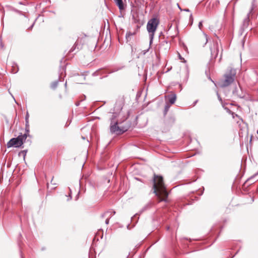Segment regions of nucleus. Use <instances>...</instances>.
I'll list each match as a JSON object with an SVG mask.
<instances>
[{
  "instance_id": "2",
  "label": "nucleus",
  "mask_w": 258,
  "mask_h": 258,
  "mask_svg": "<svg viewBox=\"0 0 258 258\" xmlns=\"http://www.w3.org/2000/svg\"><path fill=\"white\" fill-rule=\"evenodd\" d=\"M115 117H113L111 119L110 126V131L112 133H116L117 134H122L128 129V125L125 124V121L122 123H118L117 121L114 120Z\"/></svg>"
},
{
  "instance_id": "9",
  "label": "nucleus",
  "mask_w": 258,
  "mask_h": 258,
  "mask_svg": "<svg viewBox=\"0 0 258 258\" xmlns=\"http://www.w3.org/2000/svg\"><path fill=\"white\" fill-rule=\"evenodd\" d=\"M119 10H123L124 8L122 0H114Z\"/></svg>"
},
{
  "instance_id": "12",
  "label": "nucleus",
  "mask_w": 258,
  "mask_h": 258,
  "mask_svg": "<svg viewBox=\"0 0 258 258\" xmlns=\"http://www.w3.org/2000/svg\"><path fill=\"white\" fill-rule=\"evenodd\" d=\"M58 85V81H56L53 82L51 85V87L52 89H55Z\"/></svg>"
},
{
  "instance_id": "19",
  "label": "nucleus",
  "mask_w": 258,
  "mask_h": 258,
  "mask_svg": "<svg viewBox=\"0 0 258 258\" xmlns=\"http://www.w3.org/2000/svg\"><path fill=\"white\" fill-rule=\"evenodd\" d=\"M178 55H179V58H180V59H182L183 58H182V57L181 56V55H180V54H178Z\"/></svg>"
},
{
  "instance_id": "13",
  "label": "nucleus",
  "mask_w": 258,
  "mask_h": 258,
  "mask_svg": "<svg viewBox=\"0 0 258 258\" xmlns=\"http://www.w3.org/2000/svg\"><path fill=\"white\" fill-rule=\"evenodd\" d=\"M170 106L169 105H166L165 106V109H164V114H166L167 112L168 111L169 109Z\"/></svg>"
},
{
  "instance_id": "10",
  "label": "nucleus",
  "mask_w": 258,
  "mask_h": 258,
  "mask_svg": "<svg viewBox=\"0 0 258 258\" xmlns=\"http://www.w3.org/2000/svg\"><path fill=\"white\" fill-rule=\"evenodd\" d=\"M219 50L217 47V45H215V48L211 49V54L215 57H216L218 54Z\"/></svg>"
},
{
  "instance_id": "6",
  "label": "nucleus",
  "mask_w": 258,
  "mask_h": 258,
  "mask_svg": "<svg viewBox=\"0 0 258 258\" xmlns=\"http://www.w3.org/2000/svg\"><path fill=\"white\" fill-rule=\"evenodd\" d=\"M123 104V101L122 100H118L116 101L114 107V111L115 112L112 114L113 117H116V114L118 112L119 113L122 110Z\"/></svg>"
},
{
  "instance_id": "11",
  "label": "nucleus",
  "mask_w": 258,
  "mask_h": 258,
  "mask_svg": "<svg viewBox=\"0 0 258 258\" xmlns=\"http://www.w3.org/2000/svg\"><path fill=\"white\" fill-rule=\"evenodd\" d=\"M203 39H204V42L202 44L203 46H204L208 42V36L205 33H203Z\"/></svg>"
},
{
  "instance_id": "22",
  "label": "nucleus",
  "mask_w": 258,
  "mask_h": 258,
  "mask_svg": "<svg viewBox=\"0 0 258 258\" xmlns=\"http://www.w3.org/2000/svg\"><path fill=\"white\" fill-rule=\"evenodd\" d=\"M185 11H187V12H188V11H189V10H188V9H187V10H185Z\"/></svg>"
},
{
  "instance_id": "15",
  "label": "nucleus",
  "mask_w": 258,
  "mask_h": 258,
  "mask_svg": "<svg viewBox=\"0 0 258 258\" xmlns=\"http://www.w3.org/2000/svg\"><path fill=\"white\" fill-rule=\"evenodd\" d=\"M28 118H29V114L27 113L26 115V117H25V120H26V124H27L28 123Z\"/></svg>"
},
{
  "instance_id": "1",
  "label": "nucleus",
  "mask_w": 258,
  "mask_h": 258,
  "mask_svg": "<svg viewBox=\"0 0 258 258\" xmlns=\"http://www.w3.org/2000/svg\"><path fill=\"white\" fill-rule=\"evenodd\" d=\"M154 192L159 198V201H167L168 193L166 190L162 176H155L154 179Z\"/></svg>"
},
{
  "instance_id": "5",
  "label": "nucleus",
  "mask_w": 258,
  "mask_h": 258,
  "mask_svg": "<svg viewBox=\"0 0 258 258\" xmlns=\"http://www.w3.org/2000/svg\"><path fill=\"white\" fill-rule=\"evenodd\" d=\"M27 138V134L19 135L17 138L11 139L7 144L8 148L15 147L16 148L20 147L23 144L24 142Z\"/></svg>"
},
{
  "instance_id": "4",
  "label": "nucleus",
  "mask_w": 258,
  "mask_h": 258,
  "mask_svg": "<svg viewBox=\"0 0 258 258\" xmlns=\"http://www.w3.org/2000/svg\"><path fill=\"white\" fill-rule=\"evenodd\" d=\"M159 24V20L156 18H153L149 20L147 24V30L149 33L150 37V43L152 42L155 33L157 30V27Z\"/></svg>"
},
{
  "instance_id": "20",
  "label": "nucleus",
  "mask_w": 258,
  "mask_h": 258,
  "mask_svg": "<svg viewBox=\"0 0 258 258\" xmlns=\"http://www.w3.org/2000/svg\"><path fill=\"white\" fill-rule=\"evenodd\" d=\"M1 47H2V48L4 47V45H3V44H2V43H1Z\"/></svg>"
},
{
  "instance_id": "8",
  "label": "nucleus",
  "mask_w": 258,
  "mask_h": 258,
  "mask_svg": "<svg viewBox=\"0 0 258 258\" xmlns=\"http://www.w3.org/2000/svg\"><path fill=\"white\" fill-rule=\"evenodd\" d=\"M167 97L168 98L169 102L171 104H174L176 100V95L174 93L168 95Z\"/></svg>"
},
{
  "instance_id": "14",
  "label": "nucleus",
  "mask_w": 258,
  "mask_h": 258,
  "mask_svg": "<svg viewBox=\"0 0 258 258\" xmlns=\"http://www.w3.org/2000/svg\"><path fill=\"white\" fill-rule=\"evenodd\" d=\"M254 8V1H253V3L252 4V6H251V8L250 9V13L251 12L253 11Z\"/></svg>"
},
{
  "instance_id": "21",
  "label": "nucleus",
  "mask_w": 258,
  "mask_h": 258,
  "mask_svg": "<svg viewBox=\"0 0 258 258\" xmlns=\"http://www.w3.org/2000/svg\"><path fill=\"white\" fill-rule=\"evenodd\" d=\"M233 94H236V91H233Z\"/></svg>"
},
{
  "instance_id": "17",
  "label": "nucleus",
  "mask_w": 258,
  "mask_h": 258,
  "mask_svg": "<svg viewBox=\"0 0 258 258\" xmlns=\"http://www.w3.org/2000/svg\"><path fill=\"white\" fill-rule=\"evenodd\" d=\"M258 174V172L255 173L254 175H253V176H251L250 178H249L247 180H250L251 179H252L254 176H255L256 175H257Z\"/></svg>"
},
{
  "instance_id": "16",
  "label": "nucleus",
  "mask_w": 258,
  "mask_h": 258,
  "mask_svg": "<svg viewBox=\"0 0 258 258\" xmlns=\"http://www.w3.org/2000/svg\"><path fill=\"white\" fill-rule=\"evenodd\" d=\"M217 97H218V98L219 99V100L221 102H222V98L221 97H220L219 94L218 93V92H217Z\"/></svg>"
},
{
  "instance_id": "18",
  "label": "nucleus",
  "mask_w": 258,
  "mask_h": 258,
  "mask_svg": "<svg viewBox=\"0 0 258 258\" xmlns=\"http://www.w3.org/2000/svg\"><path fill=\"white\" fill-rule=\"evenodd\" d=\"M202 26H203V25H202V21H201V22H199V28H200V29H202Z\"/></svg>"
},
{
  "instance_id": "3",
  "label": "nucleus",
  "mask_w": 258,
  "mask_h": 258,
  "mask_svg": "<svg viewBox=\"0 0 258 258\" xmlns=\"http://www.w3.org/2000/svg\"><path fill=\"white\" fill-rule=\"evenodd\" d=\"M236 74V70L230 69L224 75V79L221 82L220 87L225 88L231 85L235 80Z\"/></svg>"
},
{
  "instance_id": "7",
  "label": "nucleus",
  "mask_w": 258,
  "mask_h": 258,
  "mask_svg": "<svg viewBox=\"0 0 258 258\" xmlns=\"http://www.w3.org/2000/svg\"><path fill=\"white\" fill-rule=\"evenodd\" d=\"M115 214V211H107L105 213H104L102 215V217H106V219L105 220V223L106 224H108L109 223V219L112 216H113L114 214Z\"/></svg>"
}]
</instances>
